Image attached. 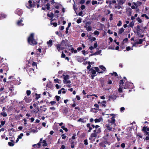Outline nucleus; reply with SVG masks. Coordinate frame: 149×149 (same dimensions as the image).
Listing matches in <instances>:
<instances>
[{
	"label": "nucleus",
	"mask_w": 149,
	"mask_h": 149,
	"mask_svg": "<svg viewBox=\"0 0 149 149\" xmlns=\"http://www.w3.org/2000/svg\"><path fill=\"white\" fill-rule=\"evenodd\" d=\"M107 117L108 118H110L108 120V124H107L106 126L107 129L109 131L112 130V129H113V131L115 130V127L116 126V124L115 123V119L117 116V115L114 114H109Z\"/></svg>",
	"instance_id": "1"
},
{
	"label": "nucleus",
	"mask_w": 149,
	"mask_h": 149,
	"mask_svg": "<svg viewBox=\"0 0 149 149\" xmlns=\"http://www.w3.org/2000/svg\"><path fill=\"white\" fill-rule=\"evenodd\" d=\"M67 40H63L60 44H57L56 45V47L58 51L64 49L66 45Z\"/></svg>",
	"instance_id": "2"
},
{
	"label": "nucleus",
	"mask_w": 149,
	"mask_h": 149,
	"mask_svg": "<svg viewBox=\"0 0 149 149\" xmlns=\"http://www.w3.org/2000/svg\"><path fill=\"white\" fill-rule=\"evenodd\" d=\"M34 34L31 33L28 38V42L31 45H34L37 44V42L33 38Z\"/></svg>",
	"instance_id": "3"
},
{
	"label": "nucleus",
	"mask_w": 149,
	"mask_h": 149,
	"mask_svg": "<svg viewBox=\"0 0 149 149\" xmlns=\"http://www.w3.org/2000/svg\"><path fill=\"white\" fill-rule=\"evenodd\" d=\"M63 76L64 77V80H63V82L64 84H67L68 83H70L71 82L69 80V76L68 75H64L63 74Z\"/></svg>",
	"instance_id": "4"
},
{
	"label": "nucleus",
	"mask_w": 149,
	"mask_h": 149,
	"mask_svg": "<svg viewBox=\"0 0 149 149\" xmlns=\"http://www.w3.org/2000/svg\"><path fill=\"white\" fill-rule=\"evenodd\" d=\"M133 4L136 7V8H137L139 6L141 5L142 4L141 2L137 1L136 3L134 2Z\"/></svg>",
	"instance_id": "5"
},
{
	"label": "nucleus",
	"mask_w": 149,
	"mask_h": 149,
	"mask_svg": "<svg viewBox=\"0 0 149 149\" xmlns=\"http://www.w3.org/2000/svg\"><path fill=\"white\" fill-rule=\"evenodd\" d=\"M116 95H112L111 96H110L109 97V99L108 100H114L116 98Z\"/></svg>",
	"instance_id": "6"
},
{
	"label": "nucleus",
	"mask_w": 149,
	"mask_h": 149,
	"mask_svg": "<svg viewBox=\"0 0 149 149\" xmlns=\"http://www.w3.org/2000/svg\"><path fill=\"white\" fill-rule=\"evenodd\" d=\"M24 100L25 102L27 103L30 102L31 101V99L27 97L26 96H25L24 97Z\"/></svg>",
	"instance_id": "7"
},
{
	"label": "nucleus",
	"mask_w": 149,
	"mask_h": 149,
	"mask_svg": "<svg viewBox=\"0 0 149 149\" xmlns=\"http://www.w3.org/2000/svg\"><path fill=\"white\" fill-rule=\"evenodd\" d=\"M28 73L30 76H31L32 75L34 74V70L30 68L28 72Z\"/></svg>",
	"instance_id": "8"
},
{
	"label": "nucleus",
	"mask_w": 149,
	"mask_h": 149,
	"mask_svg": "<svg viewBox=\"0 0 149 149\" xmlns=\"http://www.w3.org/2000/svg\"><path fill=\"white\" fill-rule=\"evenodd\" d=\"M103 120L102 117H100L98 118H96L95 119L94 121L95 123H99L100 122Z\"/></svg>",
	"instance_id": "9"
},
{
	"label": "nucleus",
	"mask_w": 149,
	"mask_h": 149,
	"mask_svg": "<svg viewBox=\"0 0 149 149\" xmlns=\"http://www.w3.org/2000/svg\"><path fill=\"white\" fill-rule=\"evenodd\" d=\"M89 70L90 72L92 74H95L96 73V71L95 70L93 69V68L90 69Z\"/></svg>",
	"instance_id": "10"
},
{
	"label": "nucleus",
	"mask_w": 149,
	"mask_h": 149,
	"mask_svg": "<svg viewBox=\"0 0 149 149\" xmlns=\"http://www.w3.org/2000/svg\"><path fill=\"white\" fill-rule=\"evenodd\" d=\"M16 13L19 15H21L22 14V10L19 9H18L16 11Z\"/></svg>",
	"instance_id": "11"
},
{
	"label": "nucleus",
	"mask_w": 149,
	"mask_h": 149,
	"mask_svg": "<svg viewBox=\"0 0 149 149\" xmlns=\"http://www.w3.org/2000/svg\"><path fill=\"white\" fill-rule=\"evenodd\" d=\"M101 132L100 128H99L97 129H95L93 131V132L97 134L100 133Z\"/></svg>",
	"instance_id": "12"
},
{
	"label": "nucleus",
	"mask_w": 149,
	"mask_h": 149,
	"mask_svg": "<svg viewBox=\"0 0 149 149\" xmlns=\"http://www.w3.org/2000/svg\"><path fill=\"white\" fill-rule=\"evenodd\" d=\"M52 40H50L49 41L47 42V44L48 45V46L49 47H51L52 45Z\"/></svg>",
	"instance_id": "13"
},
{
	"label": "nucleus",
	"mask_w": 149,
	"mask_h": 149,
	"mask_svg": "<svg viewBox=\"0 0 149 149\" xmlns=\"http://www.w3.org/2000/svg\"><path fill=\"white\" fill-rule=\"evenodd\" d=\"M22 19L18 21L17 23V25L19 26H23L24 25V24L22 23Z\"/></svg>",
	"instance_id": "14"
},
{
	"label": "nucleus",
	"mask_w": 149,
	"mask_h": 149,
	"mask_svg": "<svg viewBox=\"0 0 149 149\" xmlns=\"http://www.w3.org/2000/svg\"><path fill=\"white\" fill-rule=\"evenodd\" d=\"M143 41V40L142 39H140L138 41H136L135 43V44H141L142 43Z\"/></svg>",
	"instance_id": "15"
},
{
	"label": "nucleus",
	"mask_w": 149,
	"mask_h": 149,
	"mask_svg": "<svg viewBox=\"0 0 149 149\" xmlns=\"http://www.w3.org/2000/svg\"><path fill=\"white\" fill-rule=\"evenodd\" d=\"M6 15L4 14H2L1 13H0V19H1L3 18H5L6 17Z\"/></svg>",
	"instance_id": "16"
},
{
	"label": "nucleus",
	"mask_w": 149,
	"mask_h": 149,
	"mask_svg": "<svg viewBox=\"0 0 149 149\" xmlns=\"http://www.w3.org/2000/svg\"><path fill=\"white\" fill-rule=\"evenodd\" d=\"M124 31V29L123 28H120L119 30L118 31V33L119 34H121Z\"/></svg>",
	"instance_id": "17"
},
{
	"label": "nucleus",
	"mask_w": 149,
	"mask_h": 149,
	"mask_svg": "<svg viewBox=\"0 0 149 149\" xmlns=\"http://www.w3.org/2000/svg\"><path fill=\"white\" fill-rule=\"evenodd\" d=\"M84 27L86 28V29L87 31H91L92 29L91 27L90 26H89L87 27L86 26H85Z\"/></svg>",
	"instance_id": "18"
},
{
	"label": "nucleus",
	"mask_w": 149,
	"mask_h": 149,
	"mask_svg": "<svg viewBox=\"0 0 149 149\" xmlns=\"http://www.w3.org/2000/svg\"><path fill=\"white\" fill-rule=\"evenodd\" d=\"M97 136V134L93 132V133L91 134V135L90 136L91 137H95Z\"/></svg>",
	"instance_id": "19"
},
{
	"label": "nucleus",
	"mask_w": 149,
	"mask_h": 149,
	"mask_svg": "<svg viewBox=\"0 0 149 149\" xmlns=\"http://www.w3.org/2000/svg\"><path fill=\"white\" fill-rule=\"evenodd\" d=\"M142 130H143L144 132L146 131H149V128L147 127H143Z\"/></svg>",
	"instance_id": "20"
},
{
	"label": "nucleus",
	"mask_w": 149,
	"mask_h": 149,
	"mask_svg": "<svg viewBox=\"0 0 149 149\" xmlns=\"http://www.w3.org/2000/svg\"><path fill=\"white\" fill-rule=\"evenodd\" d=\"M28 3L29 4V6L30 7H34V5L32 4V2L31 0H29L28 1Z\"/></svg>",
	"instance_id": "21"
},
{
	"label": "nucleus",
	"mask_w": 149,
	"mask_h": 149,
	"mask_svg": "<svg viewBox=\"0 0 149 149\" xmlns=\"http://www.w3.org/2000/svg\"><path fill=\"white\" fill-rule=\"evenodd\" d=\"M95 69L96 71L99 73H101L103 72V71L100 72V70L98 67H95L94 68Z\"/></svg>",
	"instance_id": "22"
},
{
	"label": "nucleus",
	"mask_w": 149,
	"mask_h": 149,
	"mask_svg": "<svg viewBox=\"0 0 149 149\" xmlns=\"http://www.w3.org/2000/svg\"><path fill=\"white\" fill-rule=\"evenodd\" d=\"M99 67L103 71H104L106 70L105 68L102 65L100 66Z\"/></svg>",
	"instance_id": "23"
},
{
	"label": "nucleus",
	"mask_w": 149,
	"mask_h": 149,
	"mask_svg": "<svg viewBox=\"0 0 149 149\" xmlns=\"http://www.w3.org/2000/svg\"><path fill=\"white\" fill-rule=\"evenodd\" d=\"M134 22L133 21H132V22L130 23L129 26L130 27L132 28L134 26Z\"/></svg>",
	"instance_id": "24"
},
{
	"label": "nucleus",
	"mask_w": 149,
	"mask_h": 149,
	"mask_svg": "<svg viewBox=\"0 0 149 149\" xmlns=\"http://www.w3.org/2000/svg\"><path fill=\"white\" fill-rule=\"evenodd\" d=\"M141 27L139 25H138L137 26V33H139L140 32L141 30Z\"/></svg>",
	"instance_id": "25"
},
{
	"label": "nucleus",
	"mask_w": 149,
	"mask_h": 149,
	"mask_svg": "<svg viewBox=\"0 0 149 149\" xmlns=\"http://www.w3.org/2000/svg\"><path fill=\"white\" fill-rule=\"evenodd\" d=\"M78 122H81L82 123H85L86 121H85L84 119H82L81 118H80L78 120Z\"/></svg>",
	"instance_id": "26"
},
{
	"label": "nucleus",
	"mask_w": 149,
	"mask_h": 149,
	"mask_svg": "<svg viewBox=\"0 0 149 149\" xmlns=\"http://www.w3.org/2000/svg\"><path fill=\"white\" fill-rule=\"evenodd\" d=\"M42 143H43V146H47V144L46 142V141L45 140H43V141H42Z\"/></svg>",
	"instance_id": "27"
},
{
	"label": "nucleus",
	"mask_w": 149,
	"mask_h": 149,
	"mask_svg": "<svg viewBox=\"0 0 149 149\" xmlns=\"http://www.w3.org/2000/svg\"><path fill=\"white\" fill-rule=\"evenodd\" d=\"M68 112V109L66 107H65L63 110V112L66 113Z\"/></svg>",
	"instance_id": "28"
},
{
	"label": "nucleus",
	"mask_w": 149,
	"mask_h": 149,
	"mask_svg": "<svg viewBox=\"0 0 149 149\" xmlns=\"http://www.w3.org/2000/svg\"><path fill=\"white\" fill-rule=\"evenodd\" d=\"M141 16L142 17H145V18L147 19H149L148 17L146 14H143Z\"/></svg>",
	"instance_id": "29"
},
{
	"label": "nucleus",
	"mask_w": 149,
	"mask_h": 149,
	"mask_svg": "<svg viewBox=\"0 0 149 149\" xmlns=\"http://www.w3.org/2000/svg\"><path fill=\"white\" fill-rule=\"evenodd\" d=\"M1 114L3 117H6L7 116V114L6 113L4 112H3L1 113Z\"/></svg>",
	"instance_id": "30"
},
{
	"label": "nucleus",
	"mask_w": 149,
	"mask_h": 149,
	"mask_svg": "<svg viewBox=\"0 0 149 149\" xmlns=\"http://www.w3.org/2000/svg\"><path fill=\"white\" fill-rule=\"evenodd\" d=\"M136 20L137 21L140 23H141L142 22V20L140 19V18L139 17H138L136 19Z\"/></svg>",
	"instance_id": "31"
},
{
	"label": "nucleus",
	"mask_w": 149,
	"mask_h": 149,
	"mask_svg": "<svg viewBox=\"0 0 149 149\" xmlns=\"http://www.w3.org/2000/svg\"><path fill=\"white\" fill-rule=\"evenodd\" d=\"M47 16L50 17H52L54 16V14L52 13H51L50 14H47Z\"/></svg>",
	"instance_id": "32"
},
{
	"label": "nucleus",
	"mask_w": 149,
	"mask_h": 149,
	"mask_svg": "<svg viewBox=\"0 0 149 149\" xmlns=\"http://www.w3.org/2000/svg\"><path fill=\"white\" fill-rule=\"evenodd\" d=\"M115 8H116L118 9H121L122 10L123 9L122 7L120 6H115Z\"/></svg>",
	"instance_id": "33"
},
{
	"label": "nucleus",
	"mask_w": 149,
	"mask_h": 149,
	"mask_svg": "<svg viewBox=\"0 0 149 149\" xmlns=\"http://www.w3.org/2000/svg\"><path fill=\"white\" fill-rule=\"evenodd\" d=\"M93 33L95 35L98 36L100 33V32L98 31H95Z\"/></svg>",
	"instance_id": "34"
},
{
	"label": "nucleus",
	"mask_w": 149,
	"mask_h": 149,
	"mask_svg": "<svg viewBox=\"0 0 149 149\" xmlns=\"http://www.w3.org/2000/svg\"><path fill=\"white\" fill-rule=\"evenodd\" d=\"M122 88L123 87L122 86H120L119 88L118 89V91L120 93H121L122 92Z\"/></svg>",
	"instance_id": "35"
},
{
	"label": "nucleus",
	"mask_w": 149,
	"mask_h": 149,
	"mask_svg": "<svg viewBox=\"0 0 149 149\" xmlns=\"http://www.w3.org/2000/svg\"><path fill=\"white\" fill-rule=\"evenodd\" d=\"M26 93L28 96L30 95L31 94V91L30 90H27L26 91Z\"/></svg>",
	"instance_id": "36"
},
{
	"label": "nucleus",
	"mask_w": 149,
	"mask_h": 149,
	"mask_svg": "<svg viewBox=\"0 0 149 149\" xmlns=\"http://www.w3.org/2000/svg\"><path fill=\"white\" fill-rule=\"evenodd\" d=\"M23 136V134L22 133H21L18 136V138L19 139H22V136Z\"/></svg>",
	"instance_id": "37"
},
{
	"label": "nucleus",
	"mask_w": 149,
	"mask_h": 149,
	"mask_svg": "<svg viewBox=\"0 0 149 149\" xmlns=\"http://www.w3.org/2000/svg\"><path fill=\"white\" fill-rule=\"evenodd\" d=\"M8 145L10 146H13L14 145L13 143L11 142H8Z\"/></svg>",
	"instance_id": "38"
},
{
	"label": "nucleus",
	"mask_w": 149,
	"mask_h": 149,
	"mask_svg": "<svg viewBox=\"0 0 149 149\" xmlns=\"http://www.w3.org/2000/svg\"><path fill=\"white\" fill-rule=\"evenodd\" d=\"M74 141H72L71 143V148H74Z\"/></svg>",
	"instance_id": "39"
},
{
	"label": "nucleus",
	"mask_w": 149,
	"mask_h": 149,
	"mask_svg": "<svg viewBox=\"0 0 149 149\" xmlns=\"http://www.w3.org/2000/svg\"><path fill=\"white\" fill-rule=\"evenodd\" d=\"M122 24V22L120 20L118 22L117 24V25L118 26H120Z\"/></svg>",
	"instance_id": "40"
},
{
	"label": "nucleus",
	"mask_w": 149,
	"mask_h": 149,
	"mask_svg": "<svg viewBox=\"0 0 149 149\" xmlns=\"http://www.w3.org/2000/svg\"><path fill=\"white\" fill-rule=\"evenodd\" d=\"M124 82L123 80H121L120 82V86H122Z\"/></svg>",
	"instance_id": "41"
},
{
	"label": "nucleus",
	"mask_w": 149,
	"mask_h": 149,
	"mask_svg": "<svg viewBox=\"0 0 149 149\" xmlns=\"http://www.w3.org/2000/svg\"><path fill=\"white\" fill-rule=\"evenodd\" d=\"M50 4L49 3H48L46 4V8L47 10H49L50 8Z\"/></svg>",
	"instance_id": "42"
},
{
	"label": "nucleus",
	"mask_w": 149,
	"mask_h": 149,
	"mask_svg": "<svg viewBox=\"0 0 149 149\" xmlns=\"http://www.w3.org/2000/svg\"><path fill=\"white\" fill-rule=\"evenodd\" d=\"M71 50L72 52L74 53H76L77 52V50H74V49L73 48L71 49Z\"/></svg>",
	"instance_id": "43"
},
{
	"label": "nucleus",
	"mask_w": 149,
	"mask_h": 149,
	"mask_svg": "<svg viewBox=\"0 0 149 149\" xmlns=\"http://www.w3.org/2000/svg\"><path fill=\"white\" fill-rule=\"evenodd\" d=\"M55 97H56V100L57 101H59V100H60V97L59 96H57V95H56L55 96Z\"/></svg>",
	"instance_id": "44"
},
{
	"label": "nucleus",
	"mask_w": 149,
	"mask_h": 149,
	"mask_svg": "<svg viewBox=\"0 0 149 149\" xmlns=\"http://www.w3.org/2000/svg\"><path fill=\"white\" fill-rule=\"evenodd\" d=\"M31 132L35 133L38 132V130H35L34 129H32L31 131Z\"/></svg>",
	"instance_id": "45"
},
{
	"label": "nucleus",
	"mask_w": 149,
	"mask_h": 149,
	"mask_svg": "<svg viewBox=\"0 0 149 149\" xmlns=\"http://www.w3.org/2000/svg\"><path fill=\"white\" fill-rule=\"evenodd\" d=\"M88 63L89 64V65L88 66V67H87V68L88 69H90V68H91V65H90L91 63L90 62H88Z\"/></svg>",
	"instance_id": "46"
},
{
	"label": "nucleus",
	"mask_w": 149,
	"mask_h": 149,
	"mask_svg": "<svg viewBox=\"0 0 149 149\" xmlns=\"http://www.w3.org/2000/svg\"><path fill=\"white\" fill-rule=\"evenodd\" d=\"M81 20L80 19H78L77 21V23L79 24L80 23H81Z\"/></svg>",
	"instance_id": "47"
},
{
	"label": "nucleus",
	"mask_w": 149,
	"mask_h": 149,
	"mask_svg": "<svg viewBox=\"0 0 149 149\" xmlns=\"http://www.w3.org/2000/svg\"><path fill=\"white\" fill-rule=\"evenodd\" d=\"M97 42H95L93 45V47L94 48H96L97 47Z\"/></svg>",
	"instance_id": "48"
},
{
	"label": "nucleus",
	"mask_w": 149,
	"mask_h": 149,
	"mask_svg": "<svg viewBox=\"0 0 149 149\" xmlns=\"http://www.w3.org/2000/svg\"><path fill=\"white\" fill-rule=\"evenodd\" d=\"M84 144L86 145H87L88 144V140L87 139H85L84 141Z\"/></svg>",
	"instance_id": "49"
},
{
	"label": "nucleus",
	"mask_w": 149,
	"mask_h": 149,
	"mask_svg": "<svg viewBox=\"0 0 149 149\" xmlns=\"http://www.w3.org/2000/svg\"><path fill=\"white\" fill-rule=\"evenodd\" d=\"M97 1H93L92 2V3L93 5H95V4H96L97 3Z\"/></svg>",
	"instance_id": "50"
},
{
	"label": "nucleus",
	"mask_w": 149,
	"mask_h": 149,
	"mask_svg": "<svg viewBox=\"0 0 149 149\" xmlns=\"http://www.w3.org/2000/svg\"><path fill=\"white\" fill-rule=\"evenodd\" d=\"M113 16V15L112 14H111L110 15V17L109 18V19L110 20H113V18H112Z\"/></svg>",
	"instance_id": "51"
},
{
	"label": "nucleus",
	"mask_w": 149,
	"mask_h": 149,
	"mask_svg": "<svg viewBox=\"0 0 149 149\" xmlns=\"http://www.w3.org/2000/svg\"><path fill=\"white\" fill-rule=\"evenodd\" d=\"M56 103V102L55 101H51L50 102V103L52 105H53L54 104H55Z\"/></svg>",
	"instance_id": "52"
},
{
	"label": "nucleus",
	"mask_w": 149,
	"mask_h": 149,
	"mask_svg": "<svg viewBox=\"0 0 149 149\" xmlns=\"http://www.w3.org/2000/svg\"><path fill=\"white\" fill-rule=\"evenodd\" d=\"M54 81H55V82L57 83H59V81H60L58 79H54Z\"/></svg>",
	"instance_id": "53"
},
{
	"label": "nucleus",
	"mask_w": 149,
	"mask_h": 149,
	"mask_svg": "<svg viewBox=\"0 0 149 149\" xmlns=\"http://www.w3.org/2000/svg\"><path fill=\"white\" fill-rule=\"evenodd\" d=\"M111 74L112 75H114L115 77H117L118 76V75L117 74V73L116 72H113V73H111Z\"/></svg>",
	"instance_id": "54"
},
{
	"label": "nucleus",
	"mask_w": 149,
	"mask_h": 149,
	"mask_svg": "<svg viewBox=\"0 0 149 149\" xmlns=\"http://www.w3.org/2000/svg\"><path fill=\"white\" fill-rule=\"evenodd\" d=\"M65 54L63 53V52H62L61 57L62 58H65Z\"/></svg>",
	"instance_id": "55"
},
{
	"label": "nucleus",
	"mask_w": 149,
	"mask_h": 149,
	"mask_svg": "<svg viewBox=\"0 0 149 149\" xmlns=\"http://www.w3.org/2000/svg\"><path fill=\"white\" fill-rule=\"evenodd\" d=\"M125 108L124 107H121L120 109V111L121 112H122L125 110Z\"/></svg>",
	"instance_id": "56"
},
{
	"label": "nucleus",
	"mask_w": 149,
	"mask_h": 149,
	"mask_svg": "<svg viewBox=\"0 0 149 149\" xmlns=\"http://www.w3.org/2000/svg\"><path fill=\"white\" fill-rule=\"evenodd\" d=\"M85 8V6L84 5H82L81 6V8L82 10H83Z\"/></svg>",
	"instance_id": "57"
},
{
	"label": "nucleus",
	"mask_w": 149,
	"mask_h": 149,
	"mask_svg": "<svg viewBox=\"0 0 149 149\" xmlns=\"http://www.w3.org/2000/svg\"><path fill=\"white\" fill-rule=\"evenodd\" d=\"M85 2L84 0H81L79 2V3L81 4H83Z\"/></svg>",
	"instance_id": "58"
},
{
	"label": "nucleus",
	"mask_w": 149,
	"mask_h": 149,
	"mask_svg": "<svg viewBox=\"0 0 149 149\" xmlns=\"http://www.w3.org/2000/svg\"><path fill=\"white\" fill-rule=\"evenodd\" d=\"M5 100L4 97L3 96H2L0 98V100L1 102H3Z\"/></svg>",
	"instance_id": "59"
},
{
	"label": "nucleus",
	"mask_w": 149,
	"mask_h": 149,
	"mask_svg": "<svg viewBox=\"0 0 149 149\" xmlns=\"http://www.w3.org/2000/svg\"><path fill=\"white\" fill-rule=\"evenodd\" d=\"M126 49L127 51H129L130 49H133L131 48L130 47H127L126 48Z\"/></svg>",
	"instance_id": "60"
},
{
	"label": "nucleus",
	"mask_w": 149,
	"mask_h": 149,
	"mask_svg": "<svg viewBox=\"0 0 149 149\" xmlns=\"http://www.w3.org/2000/svg\"><path fill=\"white\" fill-rule=\"evenodd\" d=\"M101 50H100V51H99V52H95L93 54V55H97V54H99L101 52Z\"/></svg>",
	"instance_id": "61"
},
{
	"label": "nucleus",
	"mask_w": 149,
	"mask_h": 149,
	"mask_svg": "<svg viewBox=\"0 0 149 149\" xmlns=\"http://www.w3.org/2000/svg\"><path fill=\"white\" fill-rule=\"evenodd\" d=\"M32 65L34 67V66H36V67L37 66V64L36 62H33L32 63Z\"/></svg>",
	"instance_id": "62"
},
{
	"label": "nucleus",
	"mask_w": 149,
	"mask_h": 149,
	"mask_svg": "<svg viewBox=\"0 0 149 149\" xmlns=\"http://www.w3.org/2000/svg\"><path fill=\"white\" fill-rule=\"evenodd\" d=\"M65 146L64 145H63L61 146V147L60 148V149H65Z\"/></svg>",
	"instance_id": "63"
},
{
	"label": "nucleus",
	"mask_w": 149,
	"mask_h": 149,
	"mask_svg": "<svg viewBox=\"0 0 149 149\" xmlns=\"http://www.w3.org/2000/svg\"><path fill=\"white\" fill-rule=\"evenodd\" d=\"M121 147L123 148H124L125 146V144L124 143H122L121 145Z\"/></svg>",
	"instance_id": "64"
}]
</instances>
